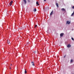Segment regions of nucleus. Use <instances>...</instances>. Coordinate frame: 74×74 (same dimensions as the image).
<instances>
[{
    "mask_svg": "<svg viewBox=\"0 0 74 74\" xmlns=\"http://www.w3.org/2000/svg\"><path fill=\"white\" fill-rule=\"evenodd\" d=\"M74 15V12H73V13L72 14L71 16H73Z\"/></svg>",
    "mask_w": 74,
    "mask_h": 74,
    "instance_id": "nucleus-13",
    "label": "nucleus"
},
{
    "mask_svg": "<svg viewBox=\"0 0 74 74\" xmlns=\"http://www.w3.org/2000/svg\"><path fill=\"white\" fill-rule=\"evenodd\" d=\"M27 1L29 3L30 2V0H27Z\"/></svg>",
    "mask_w": 74,
    "mask_h": 74,
    "instance_id": "nucleus-19",
    "label": "nucleus"
},
{
    "mask_svg": "<svg viewBox=\"0 0 74 74\" xmlns=\"http://www.w3.org/2000/svg\"><path fill=\"white\" fill-rule=\"evenodd\" d=\"M72 74H74V73H72Z\"/></svg>",
    "mask_w": 74,
    "mask_h": 74,
    "instance_id": "nucleus-25",
    "label": "nucleus"
},
{
    "mask_svg": "<svg viewBox=\"0 0 74 74\" xmlns=\"http://www.w3.org/2000/svg\"><path fill=\"white\" fill-rule=\"evenodd\" d=\"M11 66H12V64H11Z\"/></svg>",
    "mask_w": 74,
    "mask_h": 74,
    "instance_id": "nucleus-24",
    "label": "nucleus"
},
{
    "mask_svg": "<svg viewBox=\"0 0 74 74\" xmlns=\"http://www.w3.org/2000/svg\"><path fill=\"white\" fill-rule=\"evenodd\" d=\"M53 14V10H52V12H51L50 13V15H52Z\"/></svg>",
    "mask_w": 74,
    "mask_h": 74,
    "instance_id": "nucleus-4",
    "label": "nucleus"
},
{
    "mask_svg": "<svg viewBox=\"0 0 74 74\" xmlns=\"http://www.w3.org/2000/svg\"><path fill=\"white\" fill-rule=\"evenodd\" d=\"M23 1H24V3H25V4H26L27 3L26 0H23Z\"/></svg>",
    "mask_w": 74,
    "mask_h": 74,
    "instance_id": "nucleus-8",
    "label": "nucleus"
},
{
    "mask_svg": "<svg viewBox=\"0 0 74 74\" xmlns=\"http://www.w3.org/2000/svg\"><path fill=\"white\" fill-rule=\"evenodd\" d=\"M12 3H13V1H11V2H10V6L11 5H12Z\"/></svg>",
    "mask_w": 74,
    "mask_h": 74,
    "instance_id": "nucleus-7",
    "label": "nucleus"
},
{
    "mask_svg": "<svg viewBox=\"0 0 74 74\" xmlns=\"http://www.w3.org/2000/svg\"><path fill=\"white\" fill-rule=\"evenodd\" d=\"M72 8H73V9H74V6H73V7H72Z\"/></svg>",
    "mask_w": 74,
    "mask_h": 74,
    "instance_id": "nucleus-22",
    "label": "nucleus"
},
{
    "mask_svg": "<svg viewBox=\"0 0 74 74\" xmlns=\"http://www.w3.org/2000/svg\"><path fill=\"white\" fill-rule=\"evenodd\" d=\"M7 42L8 44H9L10 43V41L8 40Z\"/></svg>",
    "mask_w": 74,
    "mask_h": 74,
    "instance_id": "nucleus-14",
    "label": "nucleus"
},
{
    "mask_svg": "<svg viewBox=\"0 0 74 74\" xmlns=\"http://www.w3.org/2000/svg\"><path fill=\"white\" fill-rule=\"evenodd\" d=\"M56 5L57 7V8H59V4L58 3H56Z\"/></svg>",
    "mask_w": 74,
    "mask_h": 74,
    "instance_id": "nucleus-5",
    "label": "nucleus"
},
{
    "mask_svg": "<svg viewBox=\"0 0 74 74\" xmlns=\"http://www.w3.org/2000/svg\"><path fill=\"white\" fill-rule=\"evenodd\" d=\"M37 11V10H36V9L34 8V12H35V11Z\"/></svg>",
    "mask_w": 74,
    "mask_h": 74,
    "instance_id": "nucleus-12",
    "label": "nucleus"
},
{
    "mask_svg": "<svg viewBox=\"0 0 74 74\" xmlns=\"http://www.w3.org/2000/svg\"><path fill=\"white\" fill-rule=\"evenodd\" d=\"M67 47L68 48H70L71 47V45L70 44H69L67 45Z\"/></svg>",
    "mask_w": 74,
    "mask_h": 74,
    "instance_id": "nucleus-3",
    "label": "nucleus"
},
{
    "mask_svg": "<svg viewBox=\"0 0 74 74\" xmlns=\"http://www.w3.org/2000/svg\"><path fill=\"white\" fill-rule=\"evenodd\" d=\"M71 39L72 40H73V41H74V38H72Z\"/></svg>",
    "mask_w": 74,
    "mask_h": 74,
    "instance_id": "nucleus-15",
    "label": "nucleus"
},
{
    "mask_svg": "<svg viewBox=\"0 0 74 74\" xmlns=\"http://www.w3.org/2000/svg\"><path fill=\"white\" fill-rule=\"evenodd\" d=\"M26 73H27V71H26V69H25V74H26Z\"/></svg>",
    "mask_w": 74,
    "mask_h": 74,
    "instance_id": "nucleus-11",
    "label": "nucleus"
},
{
    "mask_svg": "<svg viewBox=\"0 0 74 74\" xmlns=\"http://www.w3.org/2000/svg\"><path fill=\"white\" fill-rule=\"evenodd\" d=\"M10 70H11V67L10 66Z\"/></svg>",
    "mask_w": 74,
    "mask_h": 74,
    "instance_id": "nucleus-21",
    "label": "nucleus"
},
{
    "mask_svg": "<svg viewBox=\"0 0 74 74\" xmlns=\"http://www.w3.org/2000/svg\"><path fill=\"white\" fill-rule=\"evenodd\" d=\"M68 24V25H69V24H70V22H69V21H66V24Z\"/></svg>",
    "mask_w": 74,
    "mask_h": 74,
    "instance_id": "nucleus-2",
    "label": "nucleus"
},
{
    "mask_svg": "<svg viewBox=\"0 0 74 74\" xmlns=\"http://www.w3.org/2000/svg\"><path fill=\"white\" fill-rule=\"evenodd\" d=\"M63 35H64V33H62L60 34V36L61 37H63Z\"/></svg>",
    "mask_w": 74,
    "mask_h": 74,
    "instance_id": "nucleus-1",
    "label": "nucleus"
},
{
    "mask_svg": "<svg viewBox=\"0 0 74 74\" xmlns=\"http://www.w3.org/2000/svg\"><path fill=\"white\" fill-rule=\"evenodd\" d=\"M31 63H32V66H34V62H33V61Z\"/></svg>",
    "mask_w": 74,
    "mask_h": 74,
    "instance_id": "nucleus-6",
    "label": "nucleus"
},
{
    "mask_svg": "<svg viewBox=\"0 0 74 74\" xmlns=\"http://www.w3.org/2000/svg\"><path fill=\"white\" fill-rule=\"evenodd\" d=\"M66 55H65L64 56V58H66Z\"/></svg>",
    "mask_w": 74,
    "mask_h": 74,
    "instance_id": "nucleus-18",
    "label": "nucleus"
},
{
    "mask_svg": "<svg viewBox=\"0 0 74 74\" xmlns=\"http://www.w3.org/2000/svg\"><path fill=\"white\" fill-rule=\"evenodd\" d=\"M37 25H36L35 26V27H37Z\"/></svg>",
    "mask_w": 74,
    "mask_h": 74,
    "instance_id": "nucleus-17",
    "label": "nucleus"
},
{
    "mask_svg": "<svg viewBox=\"0 0 74 74\" xmlns=\"http://www.w3.org/2000/svg\"><path fill=\"white\" fill-rule=\"evenodd\" d=\"M34 53H36V51H35L34 52Z\"/></svg>",
    "mask_w": 74,
    "mask_h": 74,
    "instance_id": "nucleus-20",
    "label": "nucleus"
},
{
    "mask_svg": "<svg viewBox=\"0 0 74 74\" xmlns=\"http://www.w3.org/2000/svg\"><path fill=\"white\" fill-rule=\"evenodd\" d=\"M61 10L62 11H65V9L64 8H62L61 9Z\"/></svg>",
    "mask_w": 74,
    "mask_h": 74,
    "instance_id": "nucleus-9",
    "label": "nucleus"
},
{
    "mask_svg": "<svg viewBox=\"0 0 74 74\" xmlns=\"http://www.w3.org/2000/svg\"><path fill=\"white\" fill-rule=\"evenodd\" d=\"M44 1H46V0H44Z\"/></svg>",
    "mask_w": 74,
    "mask_h": 74,
    "instance_id": "nucleus-23",
    "label": "nucleus"
},
{
    "mask_svg": "<svg viewBox=\"0 0 74 74\" xmlns=\"http://www.w3.org/2000/svg\"><path fill=\"white\" fill-rule=\"evenodd\" d=\"M36 4H37V5H39V3H38V1L36 2Z\"/></svg>",
    "mask_w": 74,
    "mask_h": 74,
    "instance_id": "nucleus-10",
    "label": "nucleus"
},
{
    "mask_svg": "<svg viewBox=\"0 0 74 74\" xmlns=\"http://www.w3.org/2000/svg\"><path fill=\"white\" fill-rule=\"evenodd\" d=\"M73 60H71V62H73Z\"/></svg>",
    "mask_w": 74,
    "mask_h": 74,
    "instance_id": "nucleus-16",
    "label": "nucleus"
}]
</instances>
